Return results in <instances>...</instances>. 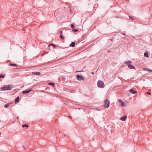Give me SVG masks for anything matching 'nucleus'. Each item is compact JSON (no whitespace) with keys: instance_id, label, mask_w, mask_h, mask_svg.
I'll use <instances>...</instances> for the list:
<instances>
[{"instance_id":"obj_32","label":"nucleus","mask_w":152,"mask_h":152,"mask_svg":"<svg viewBox=\"0 0 152 152\" xmlns=\"http://www.w3.org/2000/svg\"><path fill=\"white\" fill-rule=\"evenodd\" d=\"M91 73L93 75V74H94V72H91Z\"/></svg>"},{"instance_id":"obj_35","label":"nucleus","mask_w":152,"mask_h":152,"mask_svg":"<svg viewBox=\"0 0 152 152\" xmlns=\"http://www.w3.org/2000/svg\"><path fill=\"white\" fill-rule=\"evenodd\" d=\"M110 52V50H109L108 51V52L109 53V52Z\"/></svg>"},{"instance_id":"obj_10","label":"nucleus","mask_w":152,"mask_h":152,"mask_svg":"<svg viewBox=\"0 0 152 152\" xmlns=\"http://www.w3.org/2000/svg\"><path fill=\"white\" fill-rule=\"evenodd\" d=\"M75 46V42H72L69 45L70 47H74Z\"/></svg>"},{"instance_id":"obj_16","label":"nucleus","mask_w":152,"mask_h":152,"mask_svg":"<svg viewBox=\"0 0 152 152\" xmlns=\"http://www.w3.org/2000/svg\"><path fill=\"white\" fill-rule=\"evenodd\" d=\"M10 65L11 66H17V65L14 64H10Z\"/></svg>"},{"instance_id":"obj_22","label":"nucleus","mask_w":152,"mask_h":152,"mask_svg":"<svg viewBox=\"0 0 152 152\" xmlns=\"http://www.w3.org/2000/svg\"><path fill=\"white\" fill-rule=\"evenodd\" d=\"M73 31H74L77 32L78 31V30L76 29H75L73 30Z\"/></svg>"},{"instance_id":"obj_21","label":"nucleus","mask_w":152,"mask_h":152,"mask_svg":"<svg viewBox=\"0 0 152 152\" xmlns=\"http://www.w3.org/2000/svg\"><path fill=\"white\" fill-rule=\"evenodd\" d=\"M118 102H119L121 103L122 102H123V101H122L121 100L119 99L118 100Z\"/></svg>"},{"instance_id":"obj_18","label":"nucleus","mask_w":152,"mask_h":152,"mask_svg":"<svg viewBox=\"0 0 152 152\" xmlns=\"http://www.w3.org/2000/svg\"><path fill=\"white\" fill-rule=\"evenodd\" d=\"M5 74H4V75H0V76L1 77H2V78H4L5 77Z\"/></svg>"},{"instance_id":"obj_31","label":"nucleus","mask_w":152,"mask_h":152,"mask_svg":"<svg viewBox=\"0 0 152 152\" xmlns=\"http://www.w3.org/2000/svg\"><path fill=\"white\" fill-rule=\"evenodd\" d=\"M109 40H110L111 41H113V39H109Z\"/></svg>"},{"instance_id":"obj_37","label":"nucleus","mask_w":152,"mask_h":152,"mask_svg":"<svg viewBox=\"0 0 152 152\" xmlns=\"http://www.w3.org/2000/svg\"><path fill=\"white\" fill-rule=\"evenodd\" d=\"M1 78V77L0 76V79Z\"/></svg>"},{"instance_id":"obj_30","label":"nucleus","mask_w":152,"mask_h":152,"mask_svg":"<svg viewBox=\"0 0 152 152\" xmlns=\"http://www.w3.org/2000/svg\"><path fill=\"white\" fill-rule=\"evenodd\" d=\"M122 34H123V35H124V36H125V34L124 33H121Z\"/></svg>"},{"instance_id":"obj_19","label":"nucleus","mask_w":152,"mask_h":152,"mask_svg":"<svg viewBox=\"0 0 152 152\" xmlns=\"http://www.w3.org/2000/svg\"><path fill=\"white\" fill-rule=\"evenodd\" d=\"M70 26H71V27L72 28H73L75 27L74 25L72 24H71L70 25Z\"/></svg>"},{"instance_id":"obj_34","label":"nucleus","mask_w":152,"mask_h":152,"mask_svg":"<svg viewBox=\"0 0 152 152\" xmlns=\"http://www.w3.org/2000/svg\"><path fill=\"white\" fill-rule=\"evenodd\" d=\"M23 148H24V149H25V147H24V146H23Z\"/></svg>"},{"instance_id":"obj_25","label":"nucleus","mask_w":152,"mask_h":152,"mask_svg":"<svg viewBox=\"0 0 152 152\" xmlns=\"http://www.w3.org/2000/svg\"><path fill=\"white\" fill-rule=\"evenodd\" d=\"M143 70L144 71H147L148 70V69H146V68H143Z\"/></svg>"},{"instance_id":"obj_20","label":"nucleus","mask_w":152,"mask_h":152,"mask_svg":"<svg viewBox=\"0 0 152 152\" xmlns=\"http://www.w3.org/2000/svg\"><path fill=\"white\" fill-rule=\"evenodd\" d=\"M124 102H122L121 103V107H123L124 106Z\"/></svg>"},{"instance_id":"obj_13","label":"nucleus","mask_w":152,"mask_h":152,"mask_svg":"<svg viewBox=\"0 0 152 152\" xmlns=\"http://www.w3.org/2000/svg\"><path fill=\"white\" fill-rule=\"evenodd\" d=\"M144 56L148 58L149 57L148 52H145L144 53Z\"/></svg>"},{"instance_id":"obj_4","label":"nucleus","mask_w":152,"mask_h":152,"mask_svg":"<svg viewBox=\"0 0 152 152\" xmlns=\"http://www.w3.org/2000/svg\"><path fill=\"white\" fill-rule=\"evenodd\" d=\"M110 102L107 99L105 100L104 101V107L105 108H108L109 107Z\"/></svg>"},{"instance_id":"obj_11","label":"nucleus","mask_w":152,"mask_h":152,"mask_svg":"<svg viewBox=\"0 0 152 152\" xmlns=\"http://www.w3.org/2000/svg\"><path fill=\"white\" fill-rule=\"evenodd\" d=\"M32 74H33V75H40L41 73L39 72H32Z\"/></svg>"},{"instance_id":"obj_36","label":"nucleus","mask_w":152,"mask_h":152,"mask_svg":"<svg viewBox=\"0 0 152 152\" xmlns=\"http://www.w3.org/2000/svg\"><path fill=\"white\" fill-rule=\"evenodd\" d=\"M125 36H124V38H125Z\"/></svg>"},{"instance_id":"obj_15","label":"nucleus","mask_w":152,"mask_h":152,"mask_svg":"<svg viewBox=\"0 0 152 152\" xmlns=\"http://www.w3.org/2000/svg\"><path fill=\"white\" fill-rule=\"evenodd\" d=\"M22 126L23 127H26L27 128L28 127V126L26 124H23L22 125Z\"/></svg>"},{"instance_id":"obj_38","label":"nucleus","mask_w":152,"mask_h":152,"mask_svg":"<svg viewBox=\"0 0 152 152\" xmlns=\"http://www.w3.org/2000/svg\"><path fill=\"white\" fill-rule=\"evenodd\" d=\"M1 134V133H0V135Z\"/></svg>"},{"instance_id":"obj_23","label":"nucleus","mask_w":152,"mask_h":152,"mask_svg":"<svg viewBox=\"0 0 152 152\" xmlns=\"http://www.w3.org/2000/svg\"><path fill=\"white\" fill-rule=\"evenodd\" d=\"M60 38L62 39H64V37H63V36H62V35H60Z\"/></svg>"},{"instance_id":"obj_5","label":"nucleus","mask_w":152,"mask_h":152,"mask_svg":"<svg viewBox=\"0 0 152 152\" xmlns=\"http://www.w3.org/2000/svg\"><path fill=\"white\" fill-rule=\"evenodd\" d=\"M77 79L79 81L83 80L84 78L82 75H76Z\"/></svg>"},{"instance_id":"obj_1","label":"nucleus","mask_w":152,"mask_h":152,"mask_svg":"<svg viewBox=\"0 0 152 152\" xmlns=\"http://www.w3.org/2000/svg\"><path fill=\"white\" fill-rule=\"evenodd\" d=\"M14 87V85H5L1 88L2 91L10 90L11 89Z\"/></svg>"},{"instance_id":"obj_29","label":"nucleus","mask_w":152,"mask_h":152,"mask_svg":"<svg viewBox=\"0 0 152 152\" xmlns=\"http://www.w3.org/2000/svg\"><path fill=\"white\" fill-rule=\"evenodd\" d=\"M83 70H82V71H77L76 72H83Z\"/></svg>"},{"instance_id":"obj_3","label":"nucleus","mask_w":152,"mask_h":152,"mask_svg":"<svg viewBox=\"0 0 152 152\" xmlns=\"http://www.w3.org/2000/svg\"><path fill=\"white\" fill-rule=\"evenodd\" d=\"M132 63L131 61H128L126 62L125 64H126L127 65L128 67L130 69H135V67L134 66L132 65L131 64Z\"/></svg>"},{"instance_id":"obj_14","label":"nucleus","mask_w":152,"mask_h":152,"mask_svg":"<svg viewBox=\"0 0 152 152\" xmlns=\"http://www.w3.org/2000/svg\"><path fill=\"white\" fill-rule=\"evenodd\" d=\"M48 84L51 86L53 87H54L55 84L53 83H48Z\"/></svg>"},{"instance_id":"obj_12","label":"nucleus","mask_w":152,"mask_h":152,"mask_svg":"<svg viewBox=\"0 0 152 152\" xmlns=\"http://www.w3.org/2000/svg\"><path fill=\"white\" fill-rule=\"evenodd\" d=\"M19 99L20 97L19 96H18L15 99V103H18L19 102Z\"/></svg>"},{"instance_id":"obj_33","label":"nucleus","mask_w":152,"mask_h":152,"mask_svg":"<svg viewBox=\"0 0 152 152\" xmlns=\"http://www.w3.org/2000/svg\"><path fill=\"white\" fill-rule=\"evenodd\" d=\"M70 13L71 14H72V11H70Z\"/></svg>"},{"instance_id":"obj_2","label":"nucleus","mask_w":152,"mask_h":152,"mask_svg":"<svg viewBox=\"0 0 152 152\" xmlns=\"http://www.w3.org/2000/svg\"><path fill=\"white\" fill-rule=\"evenodd\" d=\"M97 85L99 88H103L104 87V84L103 81L99 80L97 83Z\"/></svg>"},{"instance_id":"obj_27","label":"nucleus","mask_w":152,"mask_h":152,"mask_svg":"<svg viewBox=\"0 0 152 152\" xmlns=\"http://www.w3.org/2000/svg\"><path fill=\"white\" fill-rule=\"evenodd\" d=\"M129 18L131 19V20H134L133 19V18L132 17H131L130 16H129Z\"/></svg>"},{"instance_id":"obj_26","label":"nucleus","mask_w":152,"mask_h":152,"mask_svg":"<svg viewBox=\"0 0 152 152\" xmlns=\"http://www.w3.org/2000/svg\"><path fill=\"white\" fill-rule=\"evenodd\" d=\"M59 33L60 34H62V31H59Z\"/></svg>"},{"instance_id":"obj_8","label":"nucleus","mask_w":152,"mask_h":152,"mask_svg":"<svg viewBox=\"0 0 152 152\" xmlns=\"http://www.w3.org/2000/svg\"><path fill=\"white\" fill-rule=\"evenodd\" d=\"M127 118V117L126 115H124L121 118L120 120L122 121H124L126 120Z\"/></svg>"},{"instance_id":"obj_9","label":"nucleus","mask_w":152,"mask_h":152,"mask_svg":"<svg viewBox=\"0 0 152 152\" xmlns=\"http://www.w3.org/2000/svg\"><path fill=\"white\" fill-rule=\"evenodd\" d=\"M12 104V102L8 103L5 104L4 106V107L6 108H7L10 105H11Z\"/></svg>"},{"instance_id":"obj_17","label":"nucleus","mask_w":152,"mask_h":152,"mask_svg":"<svg viewBox=\"0 0 152 152\" xmlns=\"http://www.w3.org/2000/svg\"><path fill=\"white\" fill-rule=\"evenodd\" d=\"M50 45H52V46H53L54 48H56V47H57V46H56L55 44H53V43L50 44Z\"/></svg>"},{"instance_id":"obj_6","label":"nucleus","mask_w":152,"mask_h":152,"mask_svg":"<svg viewBox=\"0 0 152 152\" xmlns=\"http://www.w3.org/2000/svg\"><path fill=\"white\" fill-rule=\"evenodd\" d=\"M129 91L131 93L134 94L137 93V91L134 90L133 88L130 89Z\"/></svg>"},{"instance_id":"obj_7","label":"nucleus","mask_w":152,"mask_h":152,"mask_svg":"<svg viewBox=\"0 0 152 152\" xmlns=\"http://www.w3.org/2000/svg\"><path fill=\"white\" fill-rule=\"evenodd\" d=\"M32 90V89H30L29 90H26L23 91L22 92V93L23 94H28L29 92H30Z\"/></svg>"},{"instance_id":"obj_28","label":"nucleus","mask_w":152,"mask_h":152,"mask_svg":"<svg viewBox=\"0 0 152 152\" xmlns=\"http://www.w3.org/2000/svg\"><path fill=\"white\" fill-rule=\"evenodd\" d=\"M148 95H150L151 94V93L150 92H147Z\"/></svg>"},{"instance_id":"obj_24","label":"nucleus","mask_w":152,"mask_h":152,"mask_svg":"<svg viewBox=\"0 0 152 152\" xmlns=\"http://www.w3.org/2000/svg\"><path fill=\"white\" fill-rule=\"evenodd\" d=\"M147 71L149 72H152V70L149 69H148Z\"/></svg>"}]
</instances>
